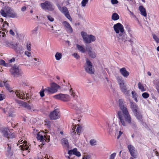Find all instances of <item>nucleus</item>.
I'll return each mask as SVG.
<instances>
[{
  "label": "nucleus",
  "mask_w": 159,
  "mask_h": 159,
  "mask_svg": "<svg viewBox=\"0 0 159 159\" xmlns=\"http://www.w3.org/2000/svg\"><path fill=\"white\" fill-rule=\"evenodd\" d=\"M140 14L145 17L147 16V13L146 11H140Z\"/></svg>",
  "instance_id": "nucleus-56"
},
{
  "label": "nucleus",
  "mask_w": 159,
  "mask_h": 159,
  "mask_svg": "<svg viewBox=\"0 0 159 159\" xmlns=\"http://www.w3.org/2000/svg\"><path fill=\"white\" fill-rule=\"evenodd\" d=\"M8 25V24L7 23L6 21L4 22V23H3L2 26H1V30H2L3 31L6 32V33H7V28Z\"/></svg>",
  "instance_id": "nucleus-27"
},
{
  "label": "nucleus",
  "mask_w": 159,
  "mask_h": 159,
  "mask_svg": "<svg viewBox=\"0 0 159 159\" xmlns=\"http://www.w3.org/2000/svg\"><path fill=\"white\" fill-rule=\"evenodd\" d=\"M61 143L62 146L67 148H69V144L68 140L66 138H63L61 140Z\"/></svg>",
  "instance_id": "nucleus-24"
},
{
  "label": "nucleus",
  "mask_w": 159,
  "mask_h": 159,
  "mask_svg": "<svg viewBox=\"0 0 159 159\" xmlns=\"http://www.w3.org/2000/svg\"><path fill=\"white\" fill-rule=\"evenodd\" d=\"M62 25L68 33L71 34L73 32V29L68 22L66 21H64L62 22Z\"/></svg>",
  "instance_id": "nucleus-10"
},
{
  "label": "nucleus",
  "mask_w": 159,
  "mask_h": 159,
  "mask_svg": "<svg viewBox=\"0 0 159 159\" xmlns=\"http://www.w3.org/2000/svg\"><path fill=\"white\" fill-rule=\"evenodd\" d=\"M11 144L7 143V151L8 152H10L11 151Z\"/></svg>",
  "instance_id": "nucleus-40"
},
{
  "label": "nucleus",
  "mask_w": 159,
  "mask_h": 159,
  "mask_svg": "<svg viewBox=\"0 0 159 159\" xmlns=\"http://www.w3.org/2000/svg\"><path fill=\"white\" fill-rule=\"evenodd\" d=\"M49 116L51 120H56L59 118L60 116L59 110L56 109L51 112L49 114Z\"/></svg>",
  "instance_id": "nucleus-9"
},
{
  "label": "nucleus",
  "mask_w": 159,
  "mask_h": 159,
  "mask_svg": "<svg viewBox=\"0 0 159 159\" xmlns=\"http://www.w3.org/2000/svg\"><path fill=\"white\" fill-rule=\"evenodd\" d=\"M20 149L22 150H27L28 149L29 147L26 146V145H20Z\"/></svg>",
  "instance_id": "nucleus-42"
},
{
  "label": "nucleus",
  "mask_w": 159,
  "mask_h": 159,
  "mask_svg": "<svg viewBox=\"0 0 159 159\" xmlns=\"http://www.w3.org/2000/svg\"><path fill=\"white\" fill-rule=\"evenodd\" d=\"M116 80L119 85V86L125 84L124 80L121 76H117Z\"/></svg>",
  "instance_id": "nucleus-26"
},
{
  "label": "nucleus",
  "mask_w": 159,
  "mask_h": 159,
  "mask_svg": "<svg viewBox=\"0 0 159 159\" xmlns=\"http://www.w3.org/2000/svg\"><path fill=\"white\" fill-rule=\"evenodd\" d=\"M11 45V48L14 49L17 53L20 52L22 48L19 45L18 42H12Z\"/></svg>",
  "instance_id": "nucleus-11"
},
{
  "label": "nucleus",
  "mask_w": 159,
  "mask_h": 159,
  "mask_svg": "<svg viewBox=\"0 0 159 159\" xmlns=\"http://www.w3.org/2000/svg\"><path fill=\"white\" fill-rule=\"evenodd\" d=\"M119 115V125L124 126H127V124H129L130 125L133 129L137 128V125L135 122L132 121L131 116L129 113L122 117L120 114Z\"/></svg>",
  "instance_id": "nucleus-2"
},
{
  "label": "nucleus",
  "mask_w": 159,
  "mask_h": 159,
  "mask_svg": "<svg viewBox=\"0 0 159 159\" xmlns=\"http://www.w3.org/2000/svg\"><path fill=\"white\" fill-rule=\"evenodd\" d=\"M10 71L11 75L14 77H18L21 76L23 72L21 70L18 68V66L14 65L10 69Z\"/></svg>",
  "instance_id": "nucleus-7"
},
{
  "label": "nucleus",
  "mask_w": 159,
  "mask_h": 159,
  "mask_svg": "<svg viewBox=\"0 0 159 159\" xmlns=\"http://www.w3.org/2000/svg\"><path fill=\"white\" fill-rule=\"evenodd\" d=\"M23 107L29 110H31L32 109L30 105L28 104L26 102H25V103Z\"/></svg>",
  "instance_id": "nucleus-38"
},
{
  "label": "nucleus",
  "mask_w": 159,
  "mask_h": 159,
  "mask_svg": "<svg viewBox=\"0 0 159 159\" xmlns=\"http://www.w3.org/2000/svg\"><path fill=\"white\" fill-rule=\"evenodd\" d=\"M72 55L77 59H78L80 58V56L77 53H73Z\"/></svg>",
  "instance_id": "nucleus-57"
},
{
  "label": "nucleus",
  "mask_w": 159,
  "mask_h": 159,
  "mask_svg": "<svg viewBox=\"0 0 159 159\" xmlns=\"http://www.w3.org/2000/svg\"><path fill=\"white\" fill-rule=\"evenodd\" d=\"M120 71L122 75L125 77H127L129 75V72L127 71L125 67H123L120 69Z\"/></svg>",
  "instance_id": "nucleus-21"
},
{
  "label": "nucleus",
  "mask_w": 159,
  "mask_h": 159,
  "mask_svg": "<svg viewBox=\"0 0 159 159\" xmlns=\"http://www.w3.org/2000/svg\"><path fill=\"white\" fill-rule=\"evenodd\" d=\"M142 96L144 98H147L149 97V94L148 93L145 92L142 94Z\"/></svg>",
  "instance_id": "nucleus-50"
},
{
  "label": "nucleus",
  "mask_w": 159,
  "mask_h": 159,
  "mask_svg": "<svg viewBox=\"0 0 159 159\" xmlns=\"http://www.w3.org/2000/svg\"><path fill=\"white\" fill-rule=\"evenodd\" d=\"M130 107L134 114L139 111L138 106L136 105L135 103L134 102H130Z\"/></svg>",
  "instance_id": "nucleus-18"
},
{
  "label": "nucleus",
  "mask_w": 159,
  "mask_h": 159,
  "mask_svg": "<svg viewBox=\"0 0 159 159\" xmlns=\"http://www.w3.org/2000/svg\"><path fill=\"white\" fill-rule=\"evenodd\" d=\"M111 2L113 4H116L118 3V1L117 0H111Z\"/></svg>",
  "instance_id": "nucleus-61"
},
{
  "label": "nucleus",
  "mask_w": 159,
  "mask_h": 159,
  "mask_svg": "<svg viewBox=\"0 0 159 159\" xmlns=\"http://www.w3.org/2000/svg\"><path fill=\"white\" fill-rule=\"evenodd\" d=\"M82 129V128L81 127L79 126V125H78V127L77 128L76 131L77 132V134L79 133V135H80V133L81 132V130Z\"/></svg>",
  "instance_id": "nucleus-46"
},
{
  "label": "nucleus",
  "mask_w": 159,
  "mask_h": 159,
  "mask_svg": "<svg viewBox=\"0 0 159 159\" xmlns=\"http://www.w3.org/2000/svg\"><path fill=\"white\" fill-rule=\"evenodd\" d=\"M12 42H9L7 41H6L5 42V45L7 46H8L11 48V44Z\"/></svg>",
  "instance_id": "nucleus-49"
},
{
  "label": "nucleus",
  "mask_w": 159,
  "mask_h": 159,
  "mask_svg": "<svg viewBox=\"0 0 159 159\" xmlns=\"http://www.w3.org/2000/svg\"><path fill=\"white\" fill-rule=\"evenodd\" d=\"M113 28L117 35L118 38L120 40L125 42L126 41H129L131 39L127 37L126 35L124 32V27L120 23H117L114 25Z\"/></svg>",
  "instance_id": "nucleus-1"
},
{
  "label": "nucleus",
  "mask_w": 159,
  "mask_h": 159,
  "mask_svg": "<svg viewBox=\"0 0 159 159\" xmlns=\"http://www.w3.org/2000/svg\"><path fill=\"white\" fill-rule=\"evenodd\" d=\"M88 54L89 56L93 58H95L96 57V53L93 51H92L90 52H89Z\"/></svg>",
  "instance_id": "nucleus-35"
},
{
  "label": "nucleus",
  "mask_w": 159,
  "mask_h": 159,
  "mask_svg": "<svg viewBox=\"0 0 159 159\" xmlns=\"http://www.w3.org/2000/svg\"><path fill=\"white\" fill-rule=\"evenodd\" d=\"M119 106L120 110L118 111L117 112L118 118L119 119V115L120 114L122 117L129 113V111L126 106L124 105V102L122 99H120L119 100Z\"/></svg>",
  "instance_id": "nucleus-3"
},
{
  "label": "nucleus",
  "mask_w": 159,
  "mask_h": 159,
  "mask_svg": "<svg viewBox=\"0 0 159 159\" xmlns=\"http://www.w3.org/2000/svg\"><path fill=\"white\" fill-rule=\"evenodd\" d=\"M92 48L91 46H90L89 45H86V51H87L88 53H89V52H90L91 51Z\"/></svg>",
  "instance_id": "nucleus-48"
},
{
  "label": "nucleus",
  "mask_w": 159,
  "mask_h": 159,
  "mask_svg": "<svg viewBox=\"0 0 159 159\" xmlns=\"http://www.w3.org/2000/svg\"><path fill=\"white\" fill-rule=\"evenodd\" d=\"M127 148L131 156L134 158H136V155L135 153V148L134 146L131 144H129L128 145Z\"/></svg>",
  "instance_id": "nucleus-15"
},
{
  "label": "nucleus",
  "mask_w": 159,
  "mask_h": 159,
  "mask_svg": "<svg viewBox=\"0 0 159 159\" xmlns=\"http://www.w3.org/2000/svg\"><path fill=\"white\" fill-rule=\"evenodd\" d=\"M8 107L7 106L6 107V108H5L3 107H1V109H2V113H6V111H7L8 108H7Z\"/></svg>",
  "instance_id": "nucleus-53"
},
{
  "label": "nucleus",
  "mask_w": 159,
  "mask_h": 159,
  "mask_svg": "<svg viewBox=\"0 0 159 159\" xmlns=\"http://www.w3.org/2000/svg\"><path fill=\"white\" fill-rule=\"evenodd\" d=\"M138 88L141 91L143 92L145 90L143 84L140 82H139L138 84Z\"/></svg>",
  "instance_id": "nucleus-34"
},
{
  "label": "nucleus",
  "mask_w": 159,
  "mask_h": 159,
  "mask_svg": "<svg viewBox=\"0 0 159 159\" xmlns=\"http://www.w3.org/2000/svg\"><path fill=\"white\" fill-rule=\"evenodd\" d=\"M25 54L28 57H30L31 56V53L28 51H25Z\"/></svg>",
  "instance_id": "nucleus-58"
},
{
  "label": "nucleus",
  "mask_w": 159,
  "mask_h": 159,
  "mask_svg": "<svg viewBox=\"0 0 159 159\" xmlns=\"http://www.w3.org/2000/svg\"><path fill=\"white\" fill-rule=\"evenodd\" d=\"M116 155V153H112L110 155L109 159H114Z\"/></svg>",
  "instance_id": "nucleus-60"
},
{
  "label": "nucleus",
  "mask_w": 159,
  "mask_h": 159,
  "mask_svg": "<svg viewBox=\"0 0 159 159\" xmlns=\"http://www.w3.org/2000/svg\"><path fill=\"white\" fill-rule=\"evenodd\" d=\"M15 94L18 98L21 99H24L25 94L20 90H16L15 92Z\"/></svg>",
  "instance_id": "nucleus-20"
},
{
  "label": "nucleus",
  "mask_w": 159,
  "mask_h": 159,
  "mask_svg": "<svg viewBox=\"0 0 159 159\" xmlns=\"http://www.w3.org/2000/svg\"><path fill=\"white\" fill-rule=\"evenodd\" d=\"M70 95L73 97L74 98H76L77 96L75 95V93L73 92V91L72 89H70Z\"/></svg>",
  "instance_id": "nucleus-45"
},
{
  "label": "nucleus",
  "mask_w": 159,
  "mask_h": 159,
  "mask_svg": "<svg viewBox=\"0 0 159 159\" xmlns=\"http://www.w3.org/2000/svg\"><path fill=\"white\" fill-rule=\"evenodd\" d=\"M62 13L70 21L72 20V19L68 11H62Z\"/></svg>",
  "instance_id": "nucleus-28"
},
{
  "label": "nucleus",
  "mask_w": 159,
  "mask_h": 159,
  "mask_svg": "<svg viewBox=\"0 0 159 159\" xmlns=\"http://www.w3.org/2000/svg\"><path fill=\"white\" fill-rule=\"evenodd\" d=\"M76 46L78 50L81 52L84 53L86 52V49L84 46L77 44Z\"/></svg>",
  "instance_id": "nucleus-25"
},
{
  "label": "nucleus",
  "mask_w": 159,
  "mask_h": 159,
  "mask_svg": "<svg viewBox=\"0 0 159 159\" xmlns=\"http://www.w3.org/2000/svg\"><path fill=\"white\" fill-rule=\"evenodd\" d=\"M89 0H82L81 4L82 7H85L86 5L88 3Z\"/></svg>",
  "instance_id": "nucleus-44"
},
{
  "label": "nucleus",
  "mask_w": 159,
  "mask_h": 159,
  "mask_svg": "<svg viewBox=\"0 0 159 159\" xmlns=\"http://www.w3.org/2000/svg\"><path fill=\"white\" fill-rule=\"evenodd\" d=\"M1 132L2 136L8 139H12L16 137L14 133H11L9 129L6 127H2L1 129Z\"/></svg>",
  "instance_id": "nucleus-5"
},
{
  "label": "nucleus",
  "mask_w": 159,
  "mask_h": 159,
  "mask_svg": "<svg viewBox=\"0 0 159 159\" xmlns=\"http://www.w3.org/2000/svg\"><path fill=\"white\" fill-rule=\"evenodd\" d=\"M41 6L42 9H43L51 10L54 9L51 3L48 1H46L44 3H41Z\"/></svg>",
  "instance_id": "nucleus-12"
},
{
  "label": "nucleus",
  "mask_w": 159,
  "mask_h": 159,
  "mask_svg": "<svg viewBox=\"0 0 159 159\" xmlns=\"http://www.w3.org/2000/svg\"><path fill=\"white\" fill-rule=\"evenodd\" d=\"M2 12H1V13L2 15L4 16V17H6L7 16V12L6 13L4 11H2Z\"/></svg>",
  "instance_id": "nucleus-59"
},
{
  "label": "nucleus",
  "mask_w": 159,
  "mask_h": 159,
  "mask_svg": "<svg viewBox=\"0 0 159 159\" xmlns=\"http://www.w3.org/2000/svg\"><path fill=\"white\" fill-rule=\"evenodd\" d=\"M3 91H2V93L1 94V101L5 99L6 98L5 95L3 93Z\"/></svg>",
  "instance_id": "nucleus-54"
},
{
  "label": "nucleus",
  "mask_w": 159,
  "mask_h": 159,
  "mask_svg": "<svg viewBox=\"0 0 159 159\" xmlns=\"http://www.w3.org/2000/svg\"><path fill=\"white\" fill-rule=\"evenodd\" d=\"M42 133L44 134V133L41 132H40L37 134L36 138L38 140H39L41 142L43 141L44 140H45V139H46V136L45 134L44 135H42Z\"/></svg>",
  "instance_id": "nucleus-17"
},
{
  "label": "nucleus",
  "mask_w": 159,
  "mask_h": 159,
  "mask_svg": "<svg viewBox=\"0 0 159 159\" xmlns=\"http://www.w3.org/2000/svg\"><path fill=\"white\" fill-rule=\"evenodd\" d=\"M4 86L10 92H11L13 91L11 88L10 87L9 85L7 82V81L3 80L1 82V87Z\"/></svg>",
  "instance_id": "nucleus-19"
},
{
  "label": "nucleus",
  "mask_w": 159,
  "mask_h": 159,
  "mask_svg": "<svg viewBox=\"0 0 159 159\" xmlns=\"http://www.w3.org/2000/svg\"><path fill=\"white\" fill-rule=\"evenodd\" d=\"M134 115L139 122H141V123L143 122L142 119L143 116L139 111L134 113Z\"/></svg>",
  "instance_id": "nucleus-23"
},
{
  "label": "nucleus",
  "mask_w": 159,
  "mask_h": 159,
  "mask_svg": "<svg viewBox=\"0 0 159 159\" xmlns=\"http://www.w3.org/2000/svg\"><path fill=\"white\" fill-rule=\"evenodd\" d=\"M7 16L9 17L17 18V15L13 11H7Z\"/></svg>",
  "instance_id": "nucleus-22"
},
{
  "label": "nucleus",
  "mask_w": 159,
  "mask_h": 159,
  "mask_svg": "<svg viewBox=\"0 0 159 159\" xmlns=\"http://www.w3.org/2000/svg\"><path fill=\"white\" fill-rule=\"evenodd\" d=\"M1 65H2L5 67H8L9 66V65L6 63L3 60H1Z\"/></svg>",
  "instance_id": "nucleus-36"
},
{
  "label": "nucleus",
  "mask_w": 159,
  "mask_h": 159,
  "mask_svg": "<svg viewBox=\"0 0 159 159\" xmlns=\"http://www.w3.org/2000/svg\"><path fill=\"white\" fill-rule=\"evenodd\" d=\"M81 34L84 41L87 36L88 35H87V34L86 32L84 31L81 32Z\"/></svg>",
  "instance_id": "nucleus-39"
},
{
  "label": "nucleus",
  "mask_w": 159,
  "mask_h": 159,
  "mask_svg": "<svg viewBox=\"0 0 159 159\" xmlns=\"http://www.w3.org/2000/svg\"><path fill=\"white\" fill-rule=\"evenodd\" d=\"M120 16L119 15L116 13H113L112 15L111 18L114 20H116L119 19Z\"/></svg>",
  "instance_id": "nucleus-30"
},
{
  "label": "nucleus",
  "mask_w": 159,
  "mask_h": 159,
  "mask_svg": "<svg viewBox=\"0 0 159 159\" xmlns=\"http://www.w3.org/2000/svg\"><path fill=\"white\" fill-rule=\"evenodd\" d=\"M120 89L121 92L127 96L130 95V91L127 89L125 84L120 86Z\"/></svg>",
  "instance_id": "nucleus-13"
},
{
  "label": "nucleus",
  "mask_w": 159,
  "mask_h": 159,
  "mask_svg": "<svg viewBox=\"0 0 159 159\" xmlns=\"http://www.w3.org/2000/svg\"><path fill=\"white\" fill-rule=\"evenodd\" d=\"M11 8L7 6H5L4 8V10H10Z\"/></svg>",
  "instance_id": "nucleus-64"
},
{
  "label": "nucleus",
  "mask_w": 159,
  "mask_h": 159,
  "mask_svg": "<svg viewBox=\"0 0 159 159\" xmlns=\"http://www.w3.org/2000/svg\"><path fill=\"white\" fill-rule=\"evenodd\" d=\"M16 102L20 106H23L24 104L25 103L24 102H23L18 100H16Z\"/></svg>",
  "instance_id": "nucleus-43"
},
{
  "label": "nucleus",
  "mask_w": 159,
  "mask_h": 159,
  "mask_svg": "<svg viewBox=\"0 0 159 159\" xmlns=\"http://www.w3.org/2000/svg\"><path fill=\"white\" fill-rule=\"evenodd\" d=\"M86 63L84 66L85 71L90 74H93L94 73V69L93 66L92 62L88 59L86 60Z\"/></svg>",
  "instance_id": "nucleus-6"
},
{
  "label": "nucleus",
  "mask_w": 159,
  "mask_h": 159,
  "mask_svg": "<svg viewBox=\"0 0 159 159\" xmlns=\"http://www.w3.org/2000/svg\"><path fill=\"white\" fill-rule=\"evenodd\" d=\"M48 20L52 22L54 20V19L50 15H47L46 16Z\"/></svg>",
  "instance_id": "nucleus-51"
},
{
  "label": "nucleus",
  "mask_w": 159,
  "mask_h": 159,
  "mask_svg": "<svg viewBox=\"0 0 159 159\" xmlns=\"http://www.w3.org/2000/svg\"><path fill=\"white\" fill-rule=\"evenodd\" d=\"M31 61H32L36 65H39L40 63V61L39 59H37L36 58H32L31 59Z\"/></svg>",
  "instance_id": "nucleus-31"
},
{
  "label": "nucleus",
  "mask_w": 159,
  "mask_h": 159,
  "mask_svg": "<svg viewBox=\"0 0 159 159\" xmlns=\"http://www.w3.org/2000/svg\"><path fill=\"white\" fill-rule=\"evenodd\" d=\"M26 46H27V49L28 50V51H30L31 50L30 45V44H29V45L27 44Z\"/></svg>",
  "instance_id": "nucleus-62"
},
{
  "label": "nucleus",
  "mask_w": 159,
  "mask_h": 159,
  "mask_svg": "<svg viewBox=\"0 0 159 159\" xmlns=\"http://www.w3.org/2000/svg\"><path fill=\"white\" fill-rule=\"evenodd\" d=\"M44 92L45 93V89H42V90L39 92L40 96L41 97H43L44 96Z\"/></svg>",
  "instance_id": "nucleus-47"
},
{
  "label": "nucleus",
  "mask_w": 159,
  "mask_h": 159,
  "mask_svg": "<svg viewBox=\"0 0 159 159\" xmlns=\"http://www.w3.org/2000/svg\"><path fill=\"white\" fill-rule=\"evenodd\" d=\"M89 143L91 146H95L97 144V141L94 139H91L89 141Z\"/></svg>",
  "instance_id": "nucleus-37"
},
{
  "label": "nucleus",
  "mask_w": 159,
  "mask_h": 159,
  "mask_svg": "<svg viewBox=\"0 0 159 159\" xmlns=\"http://www.w3.org/2000/svg\"><path fill=\"white\" fill-rule=\"evenodd\" d=\"M154 84H155L157 91L159 94V80H156L154 81Z\"/></svg>",
  "instance_id": "nucleus-32"
},
{
  "label": "nucleus",
  "mask_w": 159,
  "mask_h": 159,
  "mask_svg": "<svg viewBox=\"0 0 159 159\" xmlns=\"http://www.w3.org/2000/svg\"><path fill=\"white\" fill-rule=\"evenodd\" d=\"M38 30V27L35 28L34 30L32 31V33L34 34H36L37 33V31Z\"/></svg>",
  "instance_id": "nucleus-55"
},
{
  "label": "nucleus",
  "mask_w": 159,
  "mask_h": 159,
  "mask_svg": "<svg viewBox=\"0 0 159 159\" xmlns=\"http://www.w3.org/2000/svg\"><path fill=\"white\" fill-rule=\"evenodd\" d=\"M60 87L57 84L53 82L50 84V86L45 88V93L52 94L57 92Z\"/></svg>",
  "instance_id": "nucleus-4"
},
{
  "label": "nucleus",
  "mask_w": 159,
  "mask_h": 159,
  "mask_svg": "<svg viewBox=\"0 0 159 159\" xmlns=\"http://www.w3.org/2000/svg\"><path fill=\"white\" fill-rule=\"evenodd\" d=\"M131 93L133 98H135V97H136V93L135 91H133Z\"/></svg>",
  "instance_id": "nucleus-63"
},
{
  "label": "nucleus",
  "mask_w": 159,
  "mask_h": 159,
  "mask_svg": "<svg viewBox=\"0 0 159 159\" xmlns=\"http://www.w3.org/2000/svg\"><path fill=\"white\" fill-rule=\"evenodd\" d=\"M88 107L87 105H83L81 107V110L83 111H89Z\"/></svg>",
  "instance_id": "nucleus-33"
},
{
  "label": "nucleus",
  "mask_w": 159,
  "mask_h": 159,
  "mask_svg": "<svg viewBox=\"0 0 159 159\" xmlns=\"http://www.w3.org/2000/svg\"><path fill=\"white\" fill-rule=\"evenodd\" d=\"M55 56L57 60H59L61 58L62 54L61 52H57L56 53Z\"/></svg>",
  "instance_id": "nucleus-29"
},
{
  "label": "nucleus",
  "mask_w": 159,
  "mask_h": 159,
  "mask_svg": "<svg viewBox=\"0 0 159 159\" xmlns=\"http://www.w3.org/2000/svg\"><path fill=\"white\" fill-rule=\"evenodd\" d=\"M95 36L92 35H89L84 41L87 43H90L92 42L95 41L96 40Z\"/></svg>",
  "instance_id": "nucleus-14"
},
{
  "label": "nucleus",
  "mask_w": 159,
  "mask_h": 159,
  "mask_svg": "<svg viewBox=\"0 0 159 159\" xmlns=\"http://www.w3.org/2000/svg\"><path fill=\"white\" fill-rule=\"evenodd\" d=\"M68 153L69 155L71 156L72 155H75L77 157H80L81 156V154L79 152L77 151L76 148H75L72 150H69L68 152Z\"/></svg>",
  "instance_id": "nucleus-16"
},
{
  "label": "nucleus",
  "mask_w": 159,
  "mask_h": 159,
  "mask_svg": "<svg viewBox=\"0 0 159 159\" xmlns=\"http://www.w3.org/2000/svg\"><path fill=\"white\" fill-rule=\"evenodd\" d=\"M153 37L154 39L157 42L159 43V39L156 35L153 34Z\"/></svg>",
  "instance_id": "nucleus-52"
},
{
  "label": "nucleus",
  "mask_w": 159,
  "mask_h": 159,
  "mask_svg": "<svg viewBox=\"0 0 159 159\" xmlns=\"http://www.w3.org/2000/svg\"><path fill=\"white\" fill-rule=\"evenodd\" d=\"M12 109H10L9 111H8V116L10 117H14L15 116V115L14 112L11 111Z\"/></svg>",
  "instance_id": "nucleus-41"
},
{
  "label": "nucleus",
  "mask_w": 159,
  "mask_h": 159,
  "mask_svg": "<svg viewBox=\"0 0 159 159\" xmlns=\"http://www.w3.org/2000/svg\"><path fill=\"white\" fill-rule=\"evenodd\" d=\"M53 97L56 99L67 102L70 100V97L67 94L60 93L53 96Z\"/></svg>",
  "instance_id": "nucleus-8"
}]
</instances>
